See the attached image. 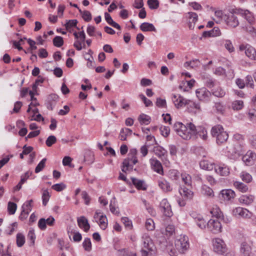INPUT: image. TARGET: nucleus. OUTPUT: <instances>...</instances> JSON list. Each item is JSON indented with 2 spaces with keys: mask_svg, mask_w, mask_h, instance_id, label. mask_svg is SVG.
<instances>
[{
  "mask_svg": "<svg viewBox=\"0 0 256 256\" xmlns=\"http://www.w3.org/2000/svg\"><path fill=\"white\" fill-rule=\"evenodd\" d=\"M174 129L177 134L184 140H190L192 136H196L199 130V127H196L192 122L184 124L180 122H176L174 125Z\"/></svg>",
  "mask_w": 256,
  "mask_h": 256,
  "instance_id": "nucleus-1",
  "label": "nucleus"
},
{
  "mask_svg": "<svg viewBox=\"0 0 256 256\" xmlns=\"http://www.w3.org/2000/svg\"><path fill=\"white\" fill-rule=\"evenodd\" d=\"M137 150L136 149H132L128 154V156L125 158L122 162L123 166L122 170L126 172L129 169L132 170V165L130 164V161H132L133 164H136L138 162V160L136 156Z\"/></svg>",
  "mask_w": 256,
  "mask_h": 256,
  "instance_id": "nucleus-2",
  "label": "nucleus"
},
{
  "mask_svg": "<svg viewBox=\"0 0 256 256\" xmlns=\"http://www.w3.org/2000/svg\"><path fill=\"white\" fill-rule=\"evenodd\" d=\"M175 246L180 252L184 253L190 247L188 237L186 236H180V238L175 241Z\"/></svg>",
  "mask_w": 256,
  "mask_h": 256,
  "instance_id": "nucleus-3",
  "label": "nucleus"
},
{
  "mask_svg": "<svg viewBox=\"0 0 256 256\" xmlns=\"http://www.w3.org/2000/svg\"><path fill=\"white\" fill-rule=\"evenodd\" d=\"M242 147L240 144L237 142H234L228 145L224 149V152L228 156H234L236 154H240L242 152Z\"/></svg>",
  "mask_w": 256,
  "mask_h": 256,
  "instance_id": "nucleus-4",
  "label": "nucleus"
},
{
  "mask_svg": "<svg viewBox=\"0 0 256 256\" xmlns=\"http://www.w3.org/2000/svg\"><path fill=\"white\" fill-rule=\"evenodd\" d=\"M232 214L237 218L250 219L252 216V213L248 209L242 207L236 208L232 210Z\"/></svg>",
  "mask_w": 256,
  "mask_h": 256,
  "instance_id": "nucleus-5",
  "label": "nucleus"
},
{
  "mask_svg": "<svg viewBox=\"0 0 256 256\" xmlns=\"http://www.w3.org/2000/svg\"><path fill=\"white\" fill-rule=\"evenodd\" d=\"M207 228L210 232L217 234L222 232V224L218 219H210L207 222Z\"/></svg>",
  "mask_w": 256,
  "mask_h": 256,
  "instance_id": "nucleus-6",
  "label": "nucleus"
},
{
  "mask_svg": "<svg viewBox=\"0 0 256 256\" xmlns=\"http://www.w3.org/2000/svg\"><path fill=\"white\" fill-rule=\"evenodd\" d=\"M214 250L218 254H223L226 252V246L223 240L220 238H216L213 240Z\"/></svg>",
  "mask_w": 256,
  "mask_h": 256,
  "instance_id": "nucleus-7",
  "label": "nucleus"
},
{
  "mask_svg": "<svg viewBox=\"0 0 256 256\" xmlns=\"http://www.w3.org/2000/svg\"><path fill=\"white\" fill-rule=\"evenodd\" d=\"M236 196L235 192L231 189H224L220 191L218 198L220 200L228 202L234 199Z\"/></svg>",
  "mask_w": 256,
  "mask_h": 256,
  "instance_id": "nucleus-8",
  "label": "nucleus"
},
{
  "mask_svg": "<svg viewBox=\"0 0 256 256\" xmlns=\"http://www.w3.org/2000/svg\"><path fill=\"white\" fill-rule=\"evenodd\" d=\"M160 208L166 216L170 218L172 216L171 206L166 199L164 198L160 202Z\"/></svg>",
  "mask_w": 256,
  "mask_h": 256,
  "instance_id": "nucleus-9",
  "label": "nucleus"
},
{
  "mask_svg": "<svg viewBox=\"0 0 256 256\" xmlns=\"http://www.w3.org/2000/svg\"><path fill=\"white\" fill-rule=\"evenodd\" d=\"M142 242L144 248L149 252H154V246L150 236L144 234L142 237Z\"/></svg>",
  "mask_w": 256,
  "mask_h": 256,
  "instance_id": "nucleus-10",
  "label": "nucleus"
},
{
  "mask_svg": "<svg viewBox=\"0 0 256 256\" xmlns=\"http://www.w3.org/2000/svg\"><path fill=\"white\" fill-rule=\"evenodd\" d=\"M224 20L226 24L232 28L236 27L239 24L238 17L232 12H230L224 17Z\"/></svg>",
  "mask_w": 256,
  "mask_h": 256,
  "instance_id": "nucleus-11",
  "label": "nucleus"
},
{
  "mask_svg": "<svg viewBox=\"0 0 256 256\" xmlns=\"http://www.w3.org/2000/svg\"><path fill=\"white\" fill-rule=\"evenodd\" d=\"M150 162L152 170L160 175H164L163 167L161 162L155 158L150 160Z\"/></svg>",
  "mask_w": 256,
  "mask_h": 256,
  "instance_id": "nucleus-12",
  "label": "nucleus"
},
{
  "mask_svg": "<svg viewBox=\"0 0 256 256\" xmlns=\"http://www.w3.org/2000/svg\"><path fill=\"white\" fill-rule=\"evenodd\" d=\"M172 100L177 108L185 106L189 104L190 102V100L184 98L180 94H174L172 96Z\"/></svg>",
  "mask_w": 256,
  "mask_h": 256,
  "instance_id": "nucleus-13",
  "label": "nucleus"
},
{
  "mask_svg": "<svg viewBox=\"0 0 256 256\" xmlns=\"http://www.w3.org/2000/svg\"><path fill=\"white\" fill-rule=\"evenodd\" d=\"M196 92L198 98L200 100L203 101L208 100L210 97L212 95L211 92L205 88L197 90Z\"/></svg>",
  "mask_w": 256,
  "mask_h": 256,
  "instance_id": "nucleus-14",
  "label": "nucleus"
},
{
  "mask_svg": "<svg viewBox=\"0 0 256 256\" xmlns=\"http://www.w3.org/2000/svg\"><path fill=\"white\" fill-rule=\"evenodd\" d=\"M240 50H244L246 56L252 60H256V50L252 46L247 44L246 46H241Z\"/></svg>",
  "mask_w": 256,
  "mask_h": 256,
  "instance_id": "nucleus-15",
  "label": "nucleus"
},
{
  "mask_svg": "<svg viewBox=\"0 0 256 256\" xmlns=\"http://www.w3.org/2000/svg\"><path fill=\"white\" fill-rule=\"evenodd\" d=\"M256 157V155L254 152L248 150L246 154L242 156V160L246 165L251 166L253 164Z\"/></svg>",
  "mask_w": 256,
  "mask_h": 256,
  "instance_id": "nucleus-16",
  "label": "nucleus"
},
{
  "mask_svg": "<svg viewBox=\"0 0 256 256\" xmlns=\"http://www.w3.org/2000/svg\"><path fill=\"white\" fill-rule=\"evenodd\" d=\"M204 84L209 88H212L219 84V82L210 76H204L202 77Z\"/></svg>",
  "mask_w": 256,
  "mask_h": 256,
  "instance_id": "nucleus-17",
  "label": "nucleus"
},
{
  "mask_svg": "<svg viewBox=\"0 0 256 256\" xmlns=\"http://www.w3.org/2000/svg\"><path fill=\"white\" fill-rule=\"evenodd\" d=\"M77 222L78 226L80 228L83 229L86 232H88L89 230L90 225L88 220L84 216L78 218Z\"/></svg>",
  "mask_w": 256,
  "mask_h": 256,
  "instance_id": "nucleus-18",
  "label": "nucleus"
},
{
  "mask_svg": "<svg viewBox=\"0 0 256 256\" xmlns=\"http://www.w3.org/2000/svg\"><path fill=\"white\" fill-rule=\"evenodd\" d=\"M215 172L221 176H228L230 174L229 168L225 164L217 165L214 166Z\"/></svg>",
  "mask_w": 256,
  "mask_h": 256,
  "instance_id": "nucleus-19",
  "label": "nucleus"
},
{
  "mask_svg": "<svg viewBox=\"0 0 256 256\" xmlns=\"http://www.w3.org/2000/svg\"><path fill=\"white\" fill-rule=\"evenodd\" d=\"M154 152L162 160L167 156L168 152L160 146H154Z\"/></svg>",
  "mask_w": 256,
  "mask_h": 256,
  "instance_id": "nucleus-20",
  "label": "nucleus"
},
{
  "mask_svg": "<svg viewBox=\"0 0 256 256\" xmlns=\"http://www.w3.org/2000/svg\"><path fill=\"white\" fill-rule=\"evenodd\" d=\"M180 194L186 200H191L193 198V192L186 186L180 187L179 189Z\"/></svg>",
  "mask_w": 256,
  "mask_h": 256,
  "instance_id": "nucleus-21",
  "label": "nucleus"
},
{
  "mask_svg": "<svg viewBox=\"0 0 256 256\" xmlns=\"http://www.w3.org/2000/svg\"><path fill=\"white\" fill-rule=\"evenodd\" d=\"M240 252L244 256H250L252 254V248L250 245L246 242H242L240 246Z\"/></svg>",
  "mask_w": 256,
  "mask_h": 256,
  "instance_id": "nucleus-22",
  "label": "nucleus"
},
{
  "mask_svg": "<svg viewBox=\"0 0 256 256\" xmlns=\"http://www.w3.org/2000/svg\"><path fill=\"white\" fill-rule=\"evenodd\" d=\"M158 185L160 188L165 192H171L172 190L170 182L165 180H158Z\"/></svg>",
  "mask_w": 256,
  "mask_h": 256,
  "instance_id": "nucleus-23",
  "label": "nucleus"
},
{
  "mask_svg": "<svg viewBox=\"0 0 256 256\" xmlns=\"http://www.w3.org/2000/svg\"><path fill=\"white\" fill-rule=\"evenodd\" d=\"M254 197L252 195H242L238 199L239 202L246 205L250 204L253 202Z\"/></svg>",
  "mask_w": 256,
  "mask_h": 256,
  "instance_id": "nucleus-24",
  "label": "nucleus"
},
{
  "mask_svg": "<svg viewBox=\"0 0 256 256\" xmlns=\"http://www.w3.org/2000/svg\"><path fill=\"white\" fill-rule=\"evenodd\" d=\"M189 18V28L193 29L194 27V24L198 20V16L196 12H188V13Z\"/></svg>",
  "mask_w": 256,
  "mask_h": 256,
  "instance_id": "nucleus-25",
  "label": "nucleus"
},
{
  "mask_svg": "<svg viewBox=\"0 0 256 256\" xmlns=\"http://www.w3.org/2000/svg\"><path fill=\"white\" fill-rule=\"evenodd\" d=\"M222 131H224L222 126L217 124L212 127L210 132L212 136L216 138L222 133Z\"/></svg>",
  "mask_w": 256,
  "mask_h": 256,
  "instance_id": "nucleus-26",
  "label": "nucleus"
},
{
  "mask_svg": "<svg viewBox=\"0 0 256 256\" xmlns=\"http://www.w3.org/2000/svg\"><path fill=\"white\" fill-rule=\"evenodd\" d=\"M133 184L139 190H146V186L144 184V181L137 179L135 178H131Z\"/></svg>",
  "mask_w": 256,
  "mask_h": 256,
  "instance_id": "nucleus-27",
  "label": "nucleus"
},
{
  "mask_svg": "<svg viewBox=\"0 0 256 256\" xmlns=\"http://www.w3.org/2000/svg\"><path fill=\"white\" fill-rule=\"evenodd\" d=\"M140 29L142 32H156V28L153 24L148 22H143L140 26Z\"/></svg>",
  "mask_w": 256,
  "mask_h": 256,
  "instance_id": "nucleus-28",
  "label": "nucleus"
},
{
  "mask_svg": "<svg viewBox=\"0 0 256 256\" xmlns=\"http://www.w3.org/2000/svg\"><path fill=\"white\" fill-rule=\"evenodd\" d=\"M234 186L238 191L242 192H246L248 190V186L240 182L236 181L234 182Z\"/></svg>",
  "mask_w": 256,
  "mask_h": 256,
  "instance_id": "nucleus-29",
  "label": "nucleus"
},
{
  "mask_svg": "<svg viewBox=\"0 0 256 256\" xmlns=\"http://www.w3.org/2000/svg\"><path fill=\"white\" fill-rule=\"evenodd\" d=\"M104 18H105V20H106V22L110 25L111 26H112V27H114L120 30L121 27L120 26V24H118L116 22H115L113 20L110 15L108 13L106 12L104 13Z\"/></svg>",
  "mask_w": 256,
  "mask_h": 256,
  "instance_id": "nucleus-30",
  "label": "nucleus"
},
{
  "mask_svg": "<svg viewBox=\"0 0 256 256\" xmlns=\"http://www.w3.org/2000/svg\"><path fill=\"white\" fill-rule=\"evenodd\" d=\"M228 138V134L226 131H222V133L216 138L218 144L220 145L226 142Z\"/></svg>",
  "mask_w": 256,
  "mask_h": 256,
  "instance_id": "nucleus-31",
  "label": "nucleus"
},
{
  "mask_svg": "<svg viewBox=\"0 0 256 256\" xmlns=\"http://www.w3.org/2000/svg\"><path fill=\"white\" fill-rule=\"evenodd\" d=\"M132 130L128 128H123L120 130L119 138L121 140H126L128 136L131 135Z\"/></svg>",
  "mask_w": 256,
  "mask_h": 256,
  "instance_id": "nucleus-32",
  "label": "nucleus"
},
{
  "mask_svg": "<svg viewBox=\"0 0 256 256\" xmlns=\"http://www.w3.org/2000/svg\"><path fill=\"white\" fill-rule=\"evenodd\" d=\"M212 94L215 96L222 98L224 96L226 92L221 87L218 86L216 88L212 90Z\"/></svg>",
  "mask_w": 256,
  "mask_h": 256,
  "instance_id": "nucleus-33",
  "label": "nucleus"
},
{
  "mask_svg": "<svg viewBox=\"0 0 256 256\" xmlns=\"http://www.w3.org/2000/svg\"><path fill=\"white\" fill-rule=\"evenodd\" d=\"M202 192L206 196L212 197L214 196L213 190L206 185H203L202 187Z\"/></svg>",
  "mask_w": 256,
  "mask_h": 256,
  "instance_id": "nucleus-34",
  "label": "nucleus"
},
{
  "mask_svg": "<svg viewBox=\"0 0 256 256\" xmlns=\"http://www.w3.org/2000/svg\"><path fill=\"white\" fill-rule=\"evenodd\" d=\"M195 222L196 224V225L201 229L206 228V225H207V222L201 216H198L196 218H195Z\"/></svg>",
  "mask_w": 256,
  "mask_h": 256,
  "instance_id": "nucleus-35",
  "label": "nucleus"
},
{
  "mask_svg": "<svg viewBox=\"0 0 256 256\" xmlns=\"http://www.w3.org/2000/svg\"><path fill=\"white\" fill-rule=\"evenodd\" d=\"M97 222L98 224L101 228L104 230H105L108 226L107 218L106 216L101 215L99 220H98V222Z\"/></svg>",
  "mask_w": 256,
  "mask_h": 256,
  "instance_id": "nucleus-36",
  "label": "nucleus"
},
{
  "mask_svg": "<svg viewBox=\"0 0 256 256\" xmlns=\"http://www.w3.org/2000/svg\"><path fill=\"white\" fill-rule=\"evenodd\" d=\"M140 124H148L150 122V118L144 114H140L138 118Z\"/></svg>",
  "mask_w": 256,
  "mask_h": 256,
  "instance_id": "nucleus-37",
  "label": "nucleus"
},
{
  "mask_svg": "<svg viewBox=\"0 0 256 256\" xmlns=\"http://www.w3.org/2000/svg\"><path fill=\"white\" fill-rule=\"evenodd\" d=\"M118 252L120 256H136V252H132L128 249L122 248L118 250Z\"/></svg>",
  "mask_w": 256,
  "mask_h": 256,
  "instance_id": "nucleus-38",
  "label": "nucleus"
},
{
  "mask_svg": "<svg viewBox=\"0 0 256 256\" xmlns=\"http://www.w3.org/2000/svg\"><path fill=\"white\" fill-rule=\"evenodd\" d=\"M168 176L172 180H176L180 178V172L176 170H170L168 171Z\"/></svg>",
  "mask_w": 256,
  "mask_h": 256,
  "instance_id": "nucleus-39",
  "label": "nucleus"
},
{
  "mask_svg": "<svg viewBox=\"0 0 256 256\" xmlns=\"http://www.w3.org/2000/svg\"><path fill=\"white\" fill-rule=\"evenodd\" d=\"M16 242L18 246L22 247L25 242L24 236L21 233H18L16 234Z\"/></svg>",
  "mask_w": 256,
  "mask_h": 256,
  "instance_id": "nucleus-40",
  "label": "nucleus"
},
{
  "mask_svg": "<svg viewBox=\"0 0 256 256\" xmlns=\"http://www.w3.org/2000/svg\"><path fill=\"white\" fill-rule=\"evenodd\" d=\"M200 167L204 170H210L213 168V164H209L208 162L206 160H201L200 162Z\"/></svg>",
  "mask_w": 256,
  "mask_h": 256,
  "instance_id": "nucleus-41",
  "label": "nucleus"
},
{
  "mask_svg": "<svg viewBox=\"0 0 256 256\" xmlns=\"http://www.w3.org/2000/svg\"><path fill=\"white\" fill-rule=\"evenodd\" d=\"M196 136H199L203 140H206L208 138L207 131L206 129L203 127H199V130L196 134Z\"/></svg>",
  "mask_w": 256,
  "mask_h": 256,
  "instance_id": "nucleus-42",
  "label": "nucleus"
},
{
  "mask_svg": "<svg viewBox=\"0 0 256 256\" xmlns=\"http://www.w3.org/2000/svg\"><path fill=\"white\" fill-rule=\"evenodd\" d=\"M17 208V205L16 203L9 202L8 204V212L10 215L15 214Z\"/></svg>",
  "mask_w": 256,
  "mask_h": 256,
  "instance_id": "nucleus-43",
  "label": "nucleus"
},
{
  "mask_svg": "<svg viewBox=\"0 0 256 256\" xmlns=\"http://www.w3.org/2000/svg\"><path fill=\"white\" fill-rule=\"evenodd\" d=\"M244 106V102L242 100H234L232 102V108L234 110H238Z\"/></svg>",
  "mask_w": 256,
  "mask_h": 256,
  "instance_id": "nucleus-44",
  "label": "nucleus"
},
{
  "mask_svg": "<svg viewBox=\"0 0 256 256\" xmlns=\"http://www.w3.org/2000/svg\"><path fill=\"white\" fill-rule=\"evenodd\" d=\"M27 237L28 240L30 241V245H34L36 239V234L32 228H30Z\"/></svg>",
  "mask_w": 256,
  "mask_h": 256,
  "instance_id": "nucleus-45",
  "label": "nucleus"
},
{
  "mask_svg": "<svg viewBox=\"0 0 256 256\" xmlns=\"http://www.w3.org/2000/svg\"><path fill=\"white\" fill-rule=\"evenodd\" d=\"M210 213L212 214V216H215L216 218V219L220 218L222 216V212H221L220 208L217 206L216 208H213L210 210Z\"/></svg>",
  "mask_w": 256,
  "mask_h": 256,
  "instance_id": "nucleus-46",
  "label": "nucleus"
},
{
  "mask_svg": "<svg viewBox=\"0 0 256 256\" xmlns=\"http://www.w3.org/2000/svg\"><path fill=\"white\" fill-rule=\"evenodd\" d=\"M82 246L85 250L90 252L92 250V243L90 238H86L82 242Z\"/></svg>",
  "mask_w": 256,
  "mask_h": 256,
  "instance_id": "nucleus-47",
  "label": "nucleus"
},
{
  "mask_svg": "<svg viewBox=\"0 0 256 256\" xmlns=\"http://www.w3.org/2000/svg\"><path fill=\"white\" fill-rule=\"evenodd\" d=\"M50 196L47 190H45L43 191L42 194V204L46 206L50 199Z\"/></svg>",
  "mask_w": 256,
  "mask_h": 256,
  "instance_id": "nucleus-48",
  "label": "nucleus"
},
{
  "mask_svg": "<svg viewBox=\"0 0 256 256\" xmlns=\"http://www.w3.org/2000/svg\"><path fill=\"white\" fill-rule=\"evenodd\" d=\"M241 14L244 16L245 18L248 22L251 24L253 22V17L252 16L250 12L248 10H240Z\"/></svg>",
  "mask_w": 256,
  "mask_h": 256,
  "instance_id": "nucleus-49",
  "label": "nucleus"
},
{
  "mask_svg": "<svg viewBox=\"0 0 256 256\" xmlns=\"http://www.w3.org/2000/svg\"><path fill=\"white\" fill-rule=\"evenodd\" d=\"M53 44L56 47L62 46L64 44L63 38L60 36H56L53 39Z\"/></svg>",
  "mask_w": 256,
  "mask_h": 256,
  "instance_id": "nucleus-50",
  "label": "nucleus"
},
{
  "mask_svg": "<svg viewBox=\"0 0 256 256\" xmlns=\"http://www.w3.org/2000/svg\"><path fill=\"white\" fill-rule=\"evenodd\" d=\"M242 180L247 183L250 182L252 180V176L248 172H242L240 174Z\"/></svg>",
  "mask_w": 256,
  "mask_h": 256,
  "instance_id": "nucleus-51",
  "label": "nucleus"
},
{
  "mask_svg": "<svg viewBox=\"0 0 256 256\" xmlns=\"http://www.w3.org/2000/svg\"><path fill=\"white\" fill-rule=\"evenodd\" d=\"M46 158H44L37 165L35 168V172L38 173L41 172L43 168H44L46 165Z\"/></svg>",
  "mask_w": 256,
  "mask_h": 256,
  "instance_id": "nucleus-52",
  "label": "nucleus"
},
{
  "mask_svg": "<svg viewBox=\"0 0 256 256\" xmlns=\"http://www.w3.org/2000/svg\"><path fill=\"white\" fill-rule=\"evenodd\" d=\"M148 4L151 10L157 9L159 6V2L158 0H148Z\"/></svg>",
  "mask_w": 256,
  "mask_h": 256,
  "instance_id": "nucleus-53",
  "label": "nucleus"
},
{
  "mask_svg": "<svg viewBox=\"0 0 256 256\" xmlns=\"http://www.w3.org/2000/svg\"><path fill=\"white\" fill-rule=\"evenodd\" d=\"M33 200H32L26 201L22 206V210H26L28 212H30L32 210Z\"/></svg>",
  "mask_w": 256,
  "mask_h": 256,
  "instance_id": "nucleus-54",
  "label": "nucleus"
},
{
  "mask_svg": "<svg viewBox=\"0 0 256 256\" xmlns=\"http://www.w3.org/2000/svg\"><path fill=\"white\" fill-rule=\"evenodd\" d=\"M182 178L185 184L188 186H190L191 185L192 180H191V176L188 174H182Z\"/></svg>",
  "mask_w": 256,
  "mask_h": 256,
  "instance_id": "nucleus-55",
  "label": "nucleus"
},
{
  "mask_svg": "<svg viewBox=\"0 0 256 256\" xmlns=\"http://www.w3.org/2000/svg\"><path fill=\"white\" fill-rule=\"evenodd\" d=\"M145 226L148 230H154V224L153 220L151 218L147 219L145 223Z\"/></svg>",
  "mask_w": 256,
  "mask_h": 256,
  "instance_id": "nucleus-56",
  "label": "nucleus"
},
{
  "mask_svg": "<svg viewBox=\"0 0 256 256\" xmlns=\"http://www.w3.org/2000/svg\"><path fill=\"white\" fill-rule=\"evenodd\" d=\"M156 106L160 108H165L166 107V102L165 99H162L160 98H156Z\"/></svg>",
  "mask_w": 256,
  "mask_h": 256,
  "instance_id": "nucleus-57",
  "label": "nucleus"
},
{
  "mask_svg": "<svg viewBox=\"0 0 256 256\" xmlns=\"http://www.w3.org/2000/svg\"><path fill=\"white\" fill-rule=\"evenodd\" d=\"M56 142V138L54 136H49L46 141V146L48 147L51 146L53 144H55Z\"/></svg>",
  "mask_w": 256,
  "mask_h": 256,
  "instance_id": "nucleus-58",
  "label": "nucleus"
},
{
  "mask_svg": "<svg viewBox=\"0 0 256 256\" xmlns=\"http://www.w3.org/2000/svg\"><path fill=\"white\" fill-rule=\"evenodd\" d=\"M161 134L164 137H167L170 132V128L168 126H161L160 128Z\"/></svg>",
  "mask_w": 256,
  "mask_h": 256,
  "instance_id": "nucleus-59",
  "label": "nucleus"
},
{
  "mask_svg": "<svg viewBox=\"0 0 256 256\" xmlns=\"http://www.w3.org/2000/svg\"><path fill=\"white\" fill-rule=\"evenodd\" d=\"M66 188V184L63 183L56 184L52 186V188L57 191L61 192Z\"/></svg>",
  "mask_w": 256,
  "mask_h": 256,
  "instance_id": "nucleus-60",
  "label": "nucleus"
},
{
  "mask_svg": "<svg viewBox=\"0 0 256 256\" xmlns=\"http://www.w3.org/2000/svg\"><path fill=\"white\" fill-rule=\"evenodd\" d=\"M78 24L76 20H69L66 24L65 26L66 30H69L73 27H76Z\"/></svg>",
  "mask_w": 256,
  "mask_h": 256,
  "instance_id": "nucleus-61",
  "label": "nucleus"
},
{
  "mask_svg": "<svg viewBox=\"0 0 256 256\" xmlns=\"http://www.w3.org/2000/svg\"><path fill=\"white\" fill-rule=\"evenodd\" d=\"M139 97L143 101L146 106L148 107L152 106V102L150 100L148 99L143 94H140Z\"/></svg>",
  "mask_w": 256,
  "mask_h": 256,
  "instance_id": "nucleus-62",
  "label": "nucleus"
},
{
  "mask_svg": "<svg viewBox=\"0 0 256 256\" xmlns=\"http://www.w3.org/2000/svg\"><path fill=\"white\" fill-rule=\"evenodd\" d=\"M82 18L84 21L88 22L90 21L92 18L91 13L88 10H84Z\"/></svg>",
  "mask_w": 256,
  "mask_h": 256,
  "instance_id": "nucleus-63",
  "label": "nucleus"
},
{
  "mask_svg": "<svg viewBox=\"0 0 256 256\" xmlns=\"http://www.w3.org/2000/svg\"><path fill=\"white\" fill-rule=\"evenodd\" d=\"M246 84L247 86H249L251 88H253L254 84V81L252 78L251 76L248 75L246 78Z\"/></svg>",
  "mask_w": 256,
  "mask_h": 256,
  "instance_id": "nucleus-64",
  "label": "nucleus"
}]
</instances>
